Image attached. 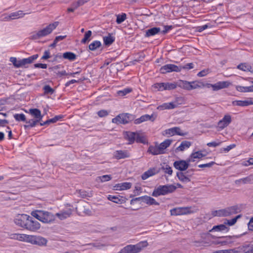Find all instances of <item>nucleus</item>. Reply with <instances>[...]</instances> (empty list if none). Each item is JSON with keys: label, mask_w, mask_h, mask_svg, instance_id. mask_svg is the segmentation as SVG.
<instances>
[{"label": "nucleus", "mask_w": 253, "mask_h": 253, "mask_svg": "<svg viewBox=\"0 0 253 253\" xmlns=\"http://www.w3.org/2000/svg\"><path fill=\"white\" fill-rule=\"evenodd\" d=\"M240 211L238 206H233L225 209L212 211L211 215L213 216H228L237 213Z\"/></svg>", "instance_id": "7ed1b4c3"}, {"label": "nucleus", "mask_w": 253, "mask_h": 253, "mask_svg": "<svg viewBox=\"0 0 253 253\" xmlns=\"http://www.w3.org/2000/svg\"><path fill=\"white\" fill-rule=\"evenodd\" d=\"M237 68L243 71H250L252 72L251 71L252 67L248 64L247 63H241L238 65Z\"/></svg>", "instance_id": "4c0bfd02"}, {"label": "nucleus", "mask_w": 253, "mask_h": 253, "mask_svg": "<svg viewBox=\"0 0 253 253\" xmlns=\"http://www.w3.org/2000/svg\"><path fill=\"white\" fill-rule=\"evenodd\" d=\"M243 252L244 253H253V245L244 246Z\"/></svg>", "instance_id": "4d7b16f0"}, {"label": "nucleus", "mask_w": 253, "mask_h": 253, "mask_svg": "<svg viewBox=\"0 0 253 253\" xmlns=\"http://www.w3.org/2000/svg\"><path fill=\"white\" fill-rule=\"evenodd\" d=\"M97 114L99 117L102 118L108 116L109 113L106 110H101L98 111Z\"/></svg>", "instance_id": "bf43d9fd"}, {"label": "nucleus", "mask_w": 253, "mask_h": 253, "mask_svg": "<svg viewBox=\"0 0 253 253\" xmlns=\"http://www.w3.org/2000/svg\"><path fill=\"white\" fill-rule=\"evenodd\" d=\"M164 132L165 135L168 136H172L175 135L183 136L188 134V132L183 131L179 127L177 126L166 129Z\"/></svg>", "instance_id": "9d476101"}, {"label": "nucleus", "mask_w": 253, "mask_h": 253, "mask_svg": "<svg viewBox=\"0 0 253 253\" xmlns=\"http://www.w3.org/2000/svg\"><path fill=\"white\" fill-rule=\"evenodd\" d=\"M221 143V142H220V141H218V142L213 141V142L208 143H207V145L209 147H217L218 146H219Z\"/></svg>", "instance_id": "0e129e2a"}, {"label": "nucleus", "mask_w": 253, "mask_h": 253, "mask_svg": "<svg viewBox=\"0 0 253 253\" xmlns=\"http://www.w3.org/2000/svg\"><path fill=\"white\" fill-rule=\"evenodd\" d=\"M130 154L127 150H117L114 152V157L117 159L128 158Z\"/></svg>", "instance_id": "4be33fe9"}, {"label": "nucleus", "mask_w": 253, "mask_h": 253, "mask_svg": "<svg viewBox=\"0 0 253 253\" xmlns=\"http://www.w3.org/2000/svg\"><path fill=\"white\" fill-rule=\"evenodd\" d=\"M116 22L119 24L123 22L126 18V15L125 13H123L121 14L117 15Z\"/></svg>", "instance_id": "49530a36"}, {"label": "nucleus", "mask_w": 253, "mask_h": 253, "mask_svg": "<svg viewBox=\"0 0 253 253\" xmlns=\"http://www.w3.org/2000/svg\"><path fill=\"white\" fill-rule=\"evenodd\" d=\"M164 90H170L175 89L177 87L175 83H164Z\"/></svg>", "instance_id": "58836bf2"}, {"label": "nucleus", "mask_w": 253, "mask_h": 253, "mask_svg": "<svg viewBox=\"0 0 253 253\" xmlns=\"http://www.w3.org/2000/svg\"><path fill=\"white\" fill-rule=\"evenodd\" d=\"M241 217V215H238L236 216L235 217H234L230 220H228L227 222V224L229 226H232L236 223L237 219L240 218Z\"/></svg>", "instance_id": "13d9d810"}, {"label": "nucleus", "mask_w": 253, "mask_h": 253, "mask_svg": "<svg viewBox=\"0 0 253 253\" xmlns=\"http://www.w3.org/2000/svg\"><path fill=\"white\" fill-rule=\"evenodd\" d=\"M204 151L200 150L193 152L188 158V162H194L196 159H201L206 156V154L203 153Z\"/></svg>", "instance_id": "6ab92c4d"}, {"label": "nucleus", "mask_w": 253, "mask_h": 253, "mask_svg": "<svg viewBox=\"0 0 253 253\" xmlns=\"http://www.w3.org/2000/svg\"><path fill=\"white\" fill-rule=\"evenodd\" d=\"M227 229V227L224 224H220L216 226H214L212 228L210 231L212 232L213 231H221L225 230Z\"/></svg>", "instance_id": "09e8293b"}, {"label": "nucleus", "mask_w": 253, "mask_h": 253, "mask_svg": "<svg viewBox=\"0 0 253 253\" xmlns=\"http://www.w3.org/2000/svg\"><path fill=\"white\" fill-rule=\"evenodd\" d=\"M59 24V22L58 21H55L49 24L42 29L32 32L30 36V39L32 40H38L49 35L56 28Z\"/></svg>", "instance_id": "f257e3e1"}, {"label": "nucleus", "mask_w": 253, "mask_h": 253, "mask_svg": "<svg viewBox=\"0 0 253 253\" xmlns=\"http://www.w3.org/2000/svg\"><path fill=\"white\" fill-rule=\"evenodd\" d=\"M38 57V54L33 55L27 58H23L22 59L23 67L26 64L32 63L35 60L37 59Z\"/></svg>", "instance_id": "473e14b6"}, {"label": "nucleus", "mask_w": 253, "mask_h": 253, "mask_svg": "<svg viewBox=\"0 0 253 253\" xmlns=\"http://www.w3.org/2000/svg\"><path fill=\"white\" fill-rule=\"evenodd\" d=\"M155 119V118H154L153 115H149L148 114H145L141 116L140 118L135 119L134 121V123L136 125H138L148 120L153 122L154 121Z\"/></svg>", "instance_id": "412c9836"}, {"label": "nucleus", "mask_w": 253, "mask_h": 253, "mask_svg": "<svg viewBox=\"0 0 253 253\" xmlns=\"http://www.w3.org/2000/svg\"><path fill=\"white\" fill-rule=\"evenodd\" d=\"M136 132L127 131L126 132L125 139L128 141V144H131L135 141Z\"/></svg>", "instance_id": "c756f323"}, {"label": "nucleus", "mask_w": 253, "mask_h": 253, "mask_svg": "<svg viewBox=\"0 0 253 253\" xmlns=\"http://www.w3.org/2000/svg\"><path fill=\"white\" fill-rule=\"evenodd\" d=\"M63 118L62 115L56 116L54 118L49 119L50 123H54L56 122L57 121L60 120Z\"/></svg>", "instance_id": "338daca9"}, {"label": "nucleus", "mask_w": 253, "mask_h": 253, "mask_svg": "<svg viewBox=\"0 0 253 253\" xmlns=\"http://www.w3.org/2000/svg\"><path fill=\"white\" fill-rule=\"evenodd\" d=\"M176 189L175 185L168 184L165 185H160L155 188L152 195L154 197H158L161 195H165L172 193Z\"/></svg>", "instance_id": "20e7f679"}, {"label": "nucleus", "mask_w": 253, "mask_h": 253, "mask_svg": "<svg viewBox=\"0 0 253 253\" xmlns=\"http://www.w3.org/2000/svg\"><path fill=\"white\" fill-rule=\"evenodd\" d=\"M10 61L11 62L13 65L16 68L23 67L22 59L18 60L16 57H12L10 58Z\"/></svg>", "instance_id": "a19ab883"}, {"label": "nucleus", "mask_w": 253, "mask_h": 253, "mask_svg": "<svg viewBox=\"0 0 253 253\" xmlns=\"http://www.w3.org/2000/svg\"><path fill=\"white\" fill-rule=\"evenodd\" d=\"M161 33V29L159 27H153L146 31L145 36L150 37L154 36Z\"/></svg>", "instance_id": "c85d7f7f"}, {"label": "nucleus", "mask_w": 253, "mask_h": 253, "mask_svg": "<svg viewBox=\"0 0 253 253\" xmlns=\"http://www.w3.org/2000/svg\"><path fill=\"white\" fill-rule=\"evenodd\" d=\"M131 185L132 184L130 182H123L116 184L114 186V188L116 190H126L130 189Z\"/></svg>", "instance_id": "393cba45"}, {"label": "nucleus", "mask_w": 253, "mask_h": 253, "mask_svg": "<svg viewBox=\"0 0 253 253\" xmlns=\"http://www.w3.org/2000/svg\"><path fill=\"white\" fill-rule=\"evenodd\" d=\"M171 215H181L190 213V208L189 207H178L173 208L170 211Z\"/></svg>", "instance_id": "4468645a"}, {"label": "nucleus", "mask_w": 253, "mask_h": 253, "mask_svg": "<svg viewBox=\"0 0 253 253\" xmlns=\"http://www.w3.org/2000/svg\"><path fill=\"white\" fill-rule=\"evenodd\" d=\"M232 84L229 81H221L214 84H209L208 87H211L213 91H217L221 89L228 87Z\"/></svg>", "instance_id": "ddd939ff"}, {"label": "nucleus", "mask_w": 253, "mask_h": 253, "mask_svg": "<svg viewBox=\"0 0 253 253\" xmlns=\"http://www.w3.org/2000/svg\"><path fill=\"white\" fill-rule=\"evenodd\" d=\"M43 89L45 94H52L54 92V89L52 88L49 85L44 86Z\"/></svg>", "instance_id": "6e6d98bb"}, {"label": "nucleus", "mask_w": 253, "mask_h": 253, "mask_svg": "<svg viewBox=\"0 0 253 253\" xmlns=\"http://www.w3.org/2000/svg\"><path fill=\"white\" fill-rule=\"evenodd\" d=\"M177 176L178 179L182 182L187 183L190 181V178L185 176L183 172H178Z\"/></svg>", "instance_id": "c03bdc74"}, {"label": "nucleus", "mask_w": 253, "mask_h": 253, "mask_svg": "<svg viewBox=\"0 0 253 253\" xmlns=\"http://www.w3.org/2000/svg\"><path fill=\"white\" fill-rule=\"evenodd\" d=\"M172 142L170 139H166L163 142L158 145L159 149L162 152V154L165 153V150L166 148L169 146Z\"/></svg>", "instance_id": "7c9ffc66"}, {"label": "nucleus", "mask_w": 253, "mask_h": 253, "mask_svg": "<svg viewBox=\"0 0 253 253\" xmlns=\"http://www.w3.org/2000/svg\"><path fill=\"white\" fill-rule=\"evenodd\" d=\"M182 87L185 89L190 90V82L187 81H184L182 82Z\"/></svg>", "instance_id": "774afa93"}, {"label": "nucleus", "mask_w": 253, "mask_h": 253, "mask_svg": "<svg viewBox=\"0 0 253 253\" xmlns=\"http://www.w3.org/2000/svg\"><path fill=\"white\" fill-rule=\"evenodd\" d=\"M30 114L35 117V120L38 121L39 122L42 119V116L41 115V112L40 110L38 109H31L29 110Z\"/></svg>", "instance_id": "bb28decb"}, {"label": "nucleus", "mask_w": 253, "mask_h": 253, "mask_svg": "<svg viewBox=\"0 0 253 253\" xmlns=\"http://www.w3.org/2000/svg\"><path fill=\"white\" fill-rule=\"evenodd\" d=\"M250 85L248 86H243L241 85L236 86V89L240 92H253V81L250 82Z\"/></svg>", "instance_id": "5701e85b"}, {"label": "nucleus", "mask_w": 253, "mask_h": 253, "mask_svg": "<svg viewBox=\"0 0 253 253\" xmlns=\"http://www.w3.org/2000/svg\"><path fill=\"white\" fill-rule=\"evenodd\" d=\"M190 163V162H188V159H187L186 161H176L174 162L173 166L176 169L180 171H183L186 170L188 168Z\"/></svg>", "instance_id": "dca6fc26"}, {"label": "nucleus", "mask_w": 253, "mask_h": 253, "mask_svg": "<svg viewBox=\"0 0 253 253\" xmlns=\"http://www.w3.org/2000/svg\"><path fill=\"white\" fill-rule=\"evenodd\" d=\"M243 184L253 183V174L242 178Z\"/></svg>", "instance_id": "a18cd8bd"}, {"label": "nucleus", "mask_w": 253, "mask_h": 253, "mask_svg": "<svg viewBox=\"0 0 253 253\" xmlns=\"http://www.w3.org/2000/svg\"><path fill=\"white\" fill-rule=\"evenodd\" d=\"M182 70L181 66H177L174 64H169L162 66L160 71L162 74H166L172 72H179Z\"/></svg>", "instance_id": "1a4fd4ad"}, {"label": "nucleus", "mask_w": 253, "mask_h": 253, "mask_svg": "<svg viewBox=\"0 0 253 253\" xmlns=\"http://www.w3.org/2000/svg\"><path fill=\"white\" fill-rule=\"evenodd\" d=\"M11 14V18L12 20L17 19L23 17L26 13H24L22 10H18L16 12H12Z\"/></svg>", "instance_id": "72a5a7b5"}, {"label": "nucleus", "mask_w": 253, "mask_h": 253, "mask_svg": "<svg viewBox=\"0 0 253 253\" xmlns=\"http://www.w3.org/2000/svg\"><path fill=\"white\" fill-rule=\"evenodd\" d=\"M40 227V223L29 215L25 229L32 232H35L39 229Z\"/></svg>", "instance_id": "6e6552de"}, {"label": "nucleus", "mask_w": 253, "mask_h": 253, "mask_svg": "<svg viewBox=\"0 0 253 253\" xmlns=\"http://www.w3.org/2000/svg\"><path fill=\"white\" fill-rule=\"evenodd\" d=\"M27 242L39 246H45L47 243V240L40 236L29 235Z\"/></svg>", "instance_id": "423d86ee"}, {"label": "nucleus", "mask_w": 253, "mask_h": 253, "mask_svg": "<svg viewBox=\"0 0 253 253\" xmlns=\"http://www.w3.org/2000/svg\"><path fill=\"white\" fill-rule=\"evenodd\" d=\"M115 41V38L110 35L108 36L103 37L104 43L106 45L111 44Z\"/></svg>", "instance_id": "79ce46f5"}, {"label": "nucleus", "mask_w": 253, "mask_h": 253, "mask_svg": "<svg viewBox=\"0 0 253 253\" xmlns=\"http://www.w3.org/2000/svg\"><path fill=\"white\" fill-rule=\"evenodd\" d=\"M158 172L156 168H151L145 171L142 175L141 178L143 180H146L150 176H152Z\"/></svg>", "instance_id": "cd10ccee"}, {"label": "nucleus", "mask_w": 253, "mask_h": 253, "mask_svg": "<svg viewBox=\"0 0 253 253\" xmlns=\"http://www.w3.org/2000/svg\"><path fill=\"white\" fill-rule=\"evenodd\" d=\"M191 145V143L188 141H182L180 145L176 148V149L180 151H183L185 149L188 148Z\"/></svg>", "instance_id": "c9c22d12"}, {"label": "nucleus", "mask_w": 253, "mask_h": 253, "mask_svg": "<svg viewBox=\"0 0 253 253\" xmlns=\"http://www.w3.org/2000/svg\"><path fill=\"white\" fill-rule=\"evenodd\" d=\"M235 147V144L230 145L227 146L226 148H222L221 149V152H224L226 153V152H229L231 149L234 148Z\"/></svg>", "instance_id": "69168bd1"}, {"label": "nucleus", "mask_w": 253, "mask_h": 253, "mask_svg": "<svg viewBox=\"0 0 253 253\" xmlns=\"http://www.w3.org/2000/svg\"><path fill=\"white\" fill-rule=\"evenodd\" d=\"M231 122V116L229 114L225 115L223 118L218 122L217 126L220 130H222L227 127Z\"/></svg>", "instance_id": "2eb2a0df"}, {"label": "nucleus", "mask_w": 253, "mask_h": 253, "mask_svg": "<svg viewBox=\"0 0 253 253\" xmlns=\"http://www.w3.org/2000/svg\"><path fill=\"white\" fill-rule=\"evenodd\" d=\"M14 118L17 121L25 122L26 120L25 115L23 114H15Z\"/></svg>", "instance_id": "603ef678"}, {"label": "nucleus", "mask_w": 253, "mask_h": 253, "mask_svg": "<svg viewBox=\"0 0 253 253\" xmlns=\"http://www.w3.org/2000/svg\"><path fill=\"white\" fill-rule=\"evenodd\" d=\"M162 169L164 171L165 173L171 175L172 174L173 171L172 168L168 165L164 164L162 167Z\"/></svg>", "instance_id": "de8ad7c7"}, {"label": "nucleus", "mask_w": 253, "mask_h": 253, "mask_svg": "<svg viewBox=\"0 0 253 253\" xmlns=\"http://www.w3.org/2000/svg\"><path fill=\"white\" fill-rule=\"evenodd\" d=\"M147 245L148 243L146 241L140 242L136 245H127L122 249L119 253H138Z\"/></svg>", "instance_id": "39448f33"}, {"label": "nucleus", "mask_w": 253, "mask_h": 253, "mask_svg": "<svg viewBox=\"0 0 253 253\" xmlns=\"http://www.w3.org/2000/svg\"><path fill=\"white\" fill-rule=\"evenodd\" d=\"M164 29L162 31L161 30V33L163 35L166 34L169 31L172 29V26H165L164 27Z\"/></svg>", "instance_id": "680f3d73"}, {"label": "nucleus", "mask_w": 253, "mask_h": 253, "mask_svg": "<svg viewBox=\"0 0 253 253\" xmlns=\"http://www.w3.org/2000/svg\"><path fill=\"white\" fill-rule=\"evenodd\" d=\"M152 88L155 91H162L164 90V83H158L154 84L152 85Z\"/></svg>", "instance_id": "37998d69"}, {"label": "nucleus", "mask_w": 253, "mask_h": 253, "mask_svg": "<svg viewBox=\"0 0 253 253\" xmlns=\"http://www.w3.org/2000/svg\"><path fill=\"white\" fill-rule=\"evenodd\" d=\"M232 104L238 106H248L253 105V98L249 97L244 100H235L232 102Z\"/></svg>", "instance_id": "f3484780"}, {"label": "nucleus", "mask_w": 253, "mask_h": 253, "mask_svg": "<svg viewBox=\"0 0 253 253\" xmlns=\"http://www.w3.org/2000/svg\"><path fill=\"white\" fill-rule=\"evenodd\" d=\"M25 122L26 124L24 125V127L26 129L35 126L39 123L38 121L35 120L34 119H31L28 121L26 120Z\"/></svg>", "instance_id": "f704fd0d"}, {"label": "nucleus", "mask_w": 253, "mask_h": 253, "mask_svg": "<svg viewBox=\"0 0 253 253\" xmlns=\"http://www.w3.org/2000/svg\"><path fill=\"white\" fill-rule=\"evenodd\" d=\"M111 178V175H104L97 177V180L103 182L110 180Z\"/></svg>", "instance_id": "5fc2aeb1"}, {"label": "nucleus", "mask_w": 253, "mask_h": 253, "mask_svg": "<svg viewBox=\"0 0 253 253\" xmlns=\"http://www.w3.org/2000/svg\"><path fill=\"white\" fill-rule=\"evenodd\" d=\"M73 212V210L69 208L66 210H63L59 212L56 213L55 215L60 220H64L69 217Z\"/></svg>", "instance_id": "a211bd4d"}, {"label": "nucleus", "mask_w": 253, "mask_h": 253, "mask_svg": "<svg viewBox=\"0 0 253 253\" xmlns=\"http://www.w3.org/2000/svg\"><path fill=\"white\" fill-rule=\"evenodd\" d=\"M195 246H205V244H208L209 242L206 241V240H200V241H195L194 242Z\"/></svg>", "instance_id": "052dcab7"}, {"label": "nucleus", "mask_w": 253, "mask_h": 253, "mask_svg": "<svg viewBox=\"0 0 253 253\" xmlns=\"http://www.w3.org/2000/svg\"><path fill=\"white\" fill-rule=\"evenodd\" d=\"M108 199L117 204L120 203L121 201V199L119 197L111 195H108Z\"/></svg>", "instance_id": "864d4df0"}, {"label": "nucleus", "mask_w": 253, "mask_h": 253, "mask_svg": "<svg viewBox=\"0 0 253 253\" xmlns=\"http://www.w3.org/2000/svg\"><path fill=\"white\" fill-rule=\"evenodd\" d=\"M101 45V43L100 41H94L89 45L88 48L90 50L94 51L100 47Z\"/></svg>", "instance_id": "ea45409f"}, {"label": "nucleus", "mask_w": 253, "mask_h": 253, "mask_svg": "<svg viewBox=\"0 0 253 253\" xmlns=\"http://www.w3.org/2000/svg\"><path fill=\"white\" fill-rule=\"evenodd\" d=\"M63 58L68 59L70 61H74L76 59V55L71 52H66L63 54Z\"/></svg>", "instance_id": "e433bc0d"}, {"label": "nucleus", "mask_w": 253, "mask_h": 253, "mask_svg": "<svg viewBox=\"0 0 253 253\" xmlns=\"http://www.w3.org/2000/svg\"><path fill=\"white\" fill-rule=\"evenodd\" d=\"M131 115L128 113H122L112 119V122L117 125L126 124L131 119Z\"/></svg>", "instance_id": "0eeeda50"}, {"label": "nucleus", "mask_w": 253, "mask_h": 253, "mask_svg": "<svg viewBox=\"0 0 253 253\" xmlns=\"http://www.w3.org/2000/svg\"><path fill=\"white\" fill-rule=\"evenodd\" d=\"M209 73V69H205V70H203L200 72H199L197 75L199 77H204L205 76H206L207 75H208Z\"/></svg>", "instance_id": "e2e57ef3"}, {"label": "nucleus", "mask_w": 253, "mask_h": 253, "mask_svg": "<svg viewBox=\"0 0 253 253\" xmlns=\"http://www.w3.org/2000/svg\"><path fill=\"white\" fill-rule=\"evenodd\" d=\"M92 32L90 30L87 31L84 35V38L82 40L81 42L83 43H86L87 41L89 40V38L91 36Z\"/></svg>", "instance_id": "3c124183"}, {"label": "nucleus", "mask_w": 253, "mask_h": 253, "mask_svg": "<svg viewBox=\"0 0 253 253\" xmlns=\"http://www.w3.org/2000/svg\"><path fill=\"white\" fill-rule=\"evenodd\" d=\"M148 152L153 155L162 154V152L159 149L158 145L149 146L148 149Z\"/></svg>", "instance_id": "2f4dec72"}, {"label": "nucleus", "mask_w": 253, "mask_h": 253, "mask_svg": "<svg viewBox=\"0 0 253 253\" xmlns=\"http://www.w3.org/2000/svg\"><path fill=\"white\" fill-rule=\"evenodd\" d=\"M132 89L130 88H126L123 90H119L117 91V94L120 96H124L126 94L130 93Z\"/></svg>", "instance_id": "8fccbe9b"}, {"label": "nucleus", "mask_w": 253, "mask_h": 253, "mask_svg": "<svg viewBox=\"0 0 253 253\" xmlns=\"http://www.w3.org/2000/svg\"><path fill=\"white\" fill-rule=\"evenodd\" d=\"M31 214L39 220L45 223L52 222L55 220V216L52 213L44 211H33Z\"/></svg>", "instance_id": "f03ea898"}, {"label": "nucleus", "mask_w": 253, "mask_h": 253, "mask_svg": "<svg viewBox=\"0 0 253 253\" xmlns=\"http://www.w3.org/2000/svg\"><path fill=\"white\" fill-rule=\"evenodd\" d=\"M135 141L137 143L143 144L147 143V140L146 135L142 132L136 131Z\"/></svg>", "instance_id": "a878e982"}, {"label": "nucleus", "mask_w": 253, "mask_h": 253, "mask_svg": "<svg viewBox=\"0 0 253 253\" xmlns=\"http://www.w3.org/2000/svg\"><path fill=\"white\" fill-rule=\"evenodd\" d=\"M29 215L26 214H18L15 216L14 222L17 226L25 228Z\"/></svg>", "instance_id": "9b49d317"}, {"label": "nucleus", "mask_w": 253, "mask_h": 253, "mask_svg": "<svg viewBox=\"0 0 253 253\" xmlns=\"http://www.w3.org/2000/svg\"><path fill=\"white\" fill-rule=\"evenodd\" d=\"M28 235L25 234L12 233L9 235V237L11 239L27 242Z\"/></svg>", "instance_id": "aec40b11"}, {"label": "nucleus", "mask_w": 253, "mask_h": 253, "mask_svg": "<svg viewBox=\"0 0 253 253\" xmlns=\"http://www.w3.org/2000/svg\"><path fill=\"white\" fill-rule=\"evenodd\" d=\"M180 103H178V100L176 99L172 102L164 103L158 106L157 109L159 110L172 109L178 107Z\"/></svg>", "instance_id": "f8f14e48"}, {"label": "nucleus", "mask_w": 253, "mask_h": 253, "mask_svg": "<svg viewBox=\"0 0 253 253\" xmlns=\"http://www.w3.org/2000/svg\"><path fill=\"white\" fill-rule=\"evenodd\" d=\"M142 198V201L149 205H159V203L157 202L153 198L148 196H144L140 197Z\"/></svg>", "instance_id": "b1692460"}]
</instances>
